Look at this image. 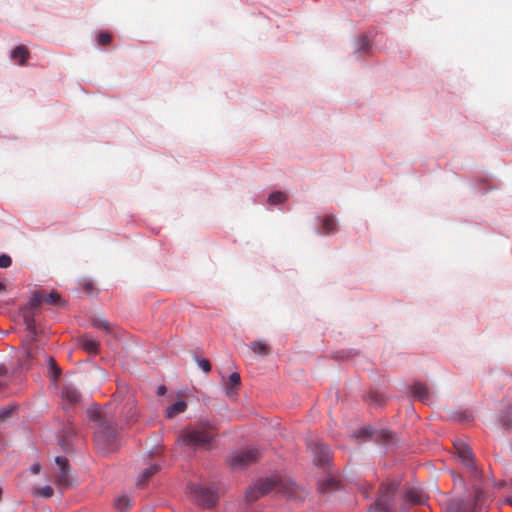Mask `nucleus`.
I'll list each match as a JSON object with an SVG mask.
<instances>
[{
  "mask_svg": "<svg viewBox=\"0 0 512 512\" xmlns=\"http://www.w3.org/2000/svg\"><path fill=\"white\" fill-rule=\"evenodd\" d=\"M94 441L99 452L107 454L118 448L117 431L111 421L101 422L95 427Z\"/></svg>",
  "mask_w": 512,
  "mask_h": 512,
  "instance_id": "nucleus-1",
  "label": "nucleus"
},
{
  "mask_svg": "<svg viewBox=\"0 0 512 512\" xmlns=\"http://www.w3.org/2000/svg\"><path fill=\"white\" fill-rule=\"evenodd\" d=\"M214 436L212 426L200 425L193 429L184 430L179 439L186 446L208 449Z\"/></svg>",
  "mask_w": 512,
  "mask_h": 512,
  "instance_id": "nucleus-2",
  "label": "nucleus"
},
{
  "mask_svg": "<svg viewBox=\"0 0 512 512\" xmlns=\"http://www.w3.org/2000/svg\"><path fill=\"white\" fill-rule=\"evenodd\" d=\"M261 457V452L256 448H246L233 453L229 459V464L233 470L243 469L255 462Z\"/></svg>",
  "mask_w": 512,
  "mask_h": 512,
  "instance_id": "nucleus-3",
  "label": "nucleus"
},
{
  "mask_svg": "<svg viewBox=\"0 0 512 512\" xmlns=\"http://www.w3.org/2000/svg\"><path fill=\"white\" fill-rule=\"evenodd\" d=\"M189 491L192 499L203 508H211L217 502V493L211 488L193 484L189 486Z\"/></svg>",
  "mask_w": 512,
  "mask_h": 512,
  "instance_id": "nucleus-4",
  "label": "nucleus"
},
{
  "mask_svg": "<svg viewBox=\"0 0 512 512\" xmlns=\"http://www.w3.org/2000/svg\"><path fill=\"white\" fill-rule=\"evenodd\" d=\"M278 487L275 479H264L258 481L254 486L246 490V500L250 503L258 500L264 494H267Z\"/></svg>",
  "mask_w": 512,
  "mask_h": 512,
  "instance_id": "nucleus-5",
  "label": "nucleus"
},
{
  "mask_svg": "<svg viewBox=\"0 0 512 512\" xmlns=\"http://www.w3.org/2000/svg\"><path fill=\"white\" fill-rule=\"evenodd\" d=\"M308 448L314 455V462L317 465H324L330 459L329 448L319 440H311L308 442Z\"/></svg>",
  "mask_w": 512,
  "mask_h": 512,
  "instance_id": "nucleus-6",
  "label": "nucleus"
},
{
  "mask_svg": "<svg viewBox=\"0 0 512 512\" xmlns=\"http://www.w3.org/2000/svg\"><path fill=\"white\" fill-rule=\"evenodd\" d=\"M55 463L58 466V470L55 474L57 484L62 487H69L71 483L69 479L70 467L68 459L63 456H57L55 458Z\"/></svg>",
  "mask_w": 512,
  "mask_h": 512,
  "instance_id": "nucleus-7",
  "label": "nucleus"
},
{
  "mask_svg": "<svg viewBox=\"0 0 512 512\" xmlns=\"http://www.w3.org/2000/svg\"><path fill=\"white\" fill-rule=\"evenodd\" d=\"M457 455L465 467L472 473H476L475 457L471 451V448L465 443L455 444Z\"/></svg>",
  "mask_w": 512,
  "mask_h": 512,
  "instance_id": "nucleus-8",
  "label": "nucleus"
},
{
  "mask_svg": "<svg viewBox=\"0 0 512 512\" xmlns=\"http://www.w3.org/2000/svg\"><path fill=\"white\" fill-rule=\"evenodd\" d=\"M396 491V487L391 484L387 487L386 493L379 496L376 503L374 512H392L393 509V494Z\"/></svg>",
  "mask_w": 512,
  "mask_h": 512,
  "instance_id": "nucleus-9",
  "label": "nucleus"
},
{
  "mask_svg": "<svg viewBox=\"0 0 512 512\" xmlns=\"http://www.w3.org/2000/svg\"><path fill=\"white\" fill-rule=\"evenodd\" d=\"M37 347L27 346L18 358L17 367L13 370V374H20L24 370H28L32 366V361L36 353Z\"/></svg>",
  "mask_w": 512,
  "mask_h": 512,
  "instance_id": "nucleus-10",
  "label": "nucleus"
},
{
  "mask_svg": "<svg viewBox=\"0 0 512 512\" xmlns=\"http://www.w3.org/2000/svg\"><path fill=\"white\" fill-rule=\"evenodd\" d=\"M408 393L415 400H419L425 404H431L433 397L428 386H406Z\"/></svg>",
  "mask_w": 512,
  "mask_h": 512,
  "instance_id": "nucleus-11",
  "label": "nucleus"
},
{
  "mask_svg": "<svg viewBox=\"0 0 512 512\" xmlns=\"http://www.w3.org/2000/svg\"><path fill=\"white\" fill-rule=\"evenodd\" d=\"M21 316L26 326V330L31 334V342H34L36 340L37 334L34 320V310H31L28 306H25L21 309Z\"/></svg>",
  "mask_w": 512,
  "mask_h": 512,
  "instance_id": "nucleus-12",
  "label": "nucleus"
},
{
  "mask_svg": "<svg viewBox=\"0 0 512 512\" xmlns=\"http://www.w3.org/2000/svg\"><path fill=\"white\" fill-rule=\"evenodd\" d=\"M405 500L413 505H422L426 501V496L421 489L411 487L405 492Z\"/></svg>",
  "mask_w": 512,
  "mask_h": 512,
  "instance_id": "nucleus-13",
  "label": "nucleus"
},
{
  "mask_svg": "<svg viewBox=\"0 0 512 512\" xmlns=\"http://www.w3.org/2000/svg\"><path fill=\"white\" fill-rule=\"evenodd\" d=\"M61 396L65 405H74L79 401V393L75 386H62Z\"/></svg>",
  "mask_w": 512,
  "mask_h": 512,
  "instance_id": "nucleus-14",
  "label": "nucleus"
},
{
  "mask_svg": "<svg viewBox=\"0 0 512 512\" xmlns=\"http://www.w3.org/2000/svg\"><path fill=\"white\" fill-rule=\"evenodd\" d=\"M475 504H471L468 501L459 500L452 501L448 507L447 512H475Z\"/></svg>",
  "mask_w": 512,
  "mask_h": 512,
  "instance_id": "nucleus-15",
  "label": "nucleus"
},
{
  "mask_svg": "<svg viewBox=\"0 0 512 512\" xmlns=\"http://www.w3.org/2000/svg\"><path fill=\"white\" fill-rule=\"evenodd\" d=\"M93 327L105 331L107 334H113L114 336H118L117 329L111 325L106 319L101 317H93L92 318Z\"/></svg>",
  "mask_w": 512,
  "mask_h": 512,
  "instance_id": "nucleus-16",
  "label": "nucleus"
},
{
  "mask_svg": "<svg viewBox=\"0 0 512 512\" xmlns=\"http://www.w3.org/2000/svg\"><path fill=\"white\" fill-rule=\"evenodd\" d=\"M249 348L254 354L260 356H267L271 353L270 345L264 340H255L250 342Z\"/></svg>",
  "mask_w": 512,
  "mask_h": 512,
  "instance_id": "nucleus-17",
  "label": "nucleus"
},
{
  "mask_svg": "<svg viewBox=\"0 0 512 512\" xmlns=\"http://www.w3.org/2000/svg\"><path fill=\"white\" fill-rule=\"evenodd\" d=\"M160 470V465L151 464L138 476L136 485L138 487H144L148 480Z\"/></svg>",
  "mask_w": 512,
  "mask_h": 512,
  "instance_id": "nucleus-18",
  "label": "nucleus"
},
{
  "mask_svg": "<svg viewBox=\"0 0 512 512\" xmlns=\"http://www.w3.org/2000/svg\"><path fill=\"white\" fill-rule=\"evenodd\" d=\"M29 56V50L24 45L17 46L11 53L12 59L17 61L19 65H24Z\"/></svg>",
  "mask_w": 512,
  "mask_h": 512,
  "instance_id": "nucleus-19",
  "label": "nucleus"
},
{
  "mask_svg": "<svg viewBox=\"0 0 512 512\" xmlns=\"http://www.w3.org/2000/svg\"><path fill=\"white\" fill-rule=\"evenodd\" d=\"M81 347L90 354H97L99 351V342L88 336H83L80 339Z\"/></svg>",
  "mask_w": 512,
  "mask_h": 512,
  "instance_id": "nucleus-20",
  "label": "nucleus"
},
{
  "mask_svg": "<svg viewBox=\"0 0 512 512\" xmlns=\"http://www.w3.org/2000/svg\"><path fill=\"white\" fill-rule=\"evenodd\" d=\"M87 415H88V418L95 423L96 427L101 422L109 421L103 416L102 410L100 409V407H98L96 405H93L87 409Z\"/></svg>",
  "mask_w": 512,
  "mask_h": 512,
  "instance_id": "nucleus-21",
  "label": "nucleus"
},
{
  "mask_svg": "<svg viewBox=\"0 0 512 512\" xmlns=\"http://www.w3.org/2000/svg\"><path fill=\"white\" fill-rule=\"evenodd\" d=\"M186 409V403L183 400H179L176 403L170 405L166 409V416L168 418H173L179 413L184 412Z\"/></svg>",
  "mask_w": 512,
  "mask_h": 512,
  "instance_id": "nucleus-22",
  "label": "nucleus"
},
{
  "mask_svg": "<svg viewBox=\"0 0 512 512\" xmlns=\"http://www.w3.org/2000/svg\"><path fill=\"white\" fill-rule=\"evenodd\" d=\"M60 375V369L53 358L48 359V377L51 382H57Z\"/></svg>",
  "mask_w": 512,
  "mask_h": 512,
  "instance_id": "nucleus-23",
  "label": "nucleus"
},
{
  "mask_svg": "<svg viewBox=\"0 0 512 512\" xmlns=\"http://www.w3.org/2000/svg\"><path fill=\"white\" fill-rule=\"evenodd\" d=\"M43 302L49 305H63L64 303L61 301V296L59 293L52 291L47 293L44 290Z\"/></svg>",
  "mask_w": 512,
  "mask_h": 512,
  "instance_id": "nucleus-24",
  "label": "nucleus"
},
{
  "mask_svg": "<svg viewBox=\"0 0 512 512\" xmlns=\"http://www.w3.org/2000/svg\"><path fill=\"white\" fill-rule=\"evenodd\" d=\"M44 290L33 292L28 307L31 310L38 308L43 303Z\"/></svg>",
  "mask_w": 512,
  "mask_h": 512,
  "instance_id": "nucleus-25",
  "label": "nucleus"
},
{
  "mask_svg": "<svg viewBox=\"0 0 512 512\" xmlns=\"http://www.w3.org/2000/svg\"><path fill=\"white\" fill-rule=\"evenodd\" d=\"M32 494L35 497L51 498L54 494V491H53L52 487L47 485V486L40 487V488H34L32 490Z\"/></svg>",
  "mask_w": 512,
  "mask_h": 512,
  "instance_id": "nucleus-26",
  "label": "nucleus"
},
{
  "mask_svg": "<svg viewBox=\"0 0 512 512\" xmlns=\"http://www.w3.org/2000/svg\"><path fill=\"white\" fill-rule=\"evenodd\" d=\"M287 200V195L284 192L276 191L269 195L268 203L270 205H277L285 202Z\"/></svg>",
  "mask_w": 512,
  "mask_h": 512,
  "instance_id": "nucleus-27",
  "label": "nucleus"
},
{
  "mask_svg": "<svg viewBox=\"0 0 512 512\" xmlns=\"http://www.w3.org/2000/svg\"><path fill=\"white\" fill-rule=\"evenodd\" d=\"M114 505L116 509L124 511L131 506V499L126 495L120 496L116 499Z\"/></svg>",
  "mask_w": 512,
  "mask_h": 512,
  "instance_id": "nucleus-28",
  "label": "nucleus"
},
{
  "mask_svg": "<svg viewBox=\"0 0 512 512\" xmlns=\"http://www.w3.org/2000/svg\"><path fill=\"white\" fill-rule=\"evenodd\" d=\"M73 434H75L74 429L70 427L69 429H65L63 435L59 438V444L65 451L69 450L68 437Z\"/></svg>",
  "mask_w": 512,
  "mask_h": 512,
  "instance_id": "nucleus-29",
  "label": "nucleus"
},
{
  "mask_svg": "<svg viewBox=\"0 0 512 512\" xmlns=\"http://www.w3.org/2000/svg\"><path fill=\"white\" fill-rule=\"evenodd\" d=\"M322 228L325 233H332L336 230V220L334 217H326L323 220Z\"/></svg>",
  "mask_w": 512,
  "mask_h": 512,
  "instance_id": "nucleus-30",
  "label": "nucleus"
},
{
  "mask_svg": "<svg viewBox=\"0 0 512 512\" xmlns=\"http://www.w3.org/2000/svg\"><path fill=\"white\" fill-rule=\"evenodd\" d=\"M337 485H338V482H337L336 479L328 478L327 480L322 481L320 483V489H321L322 492H326V491H329V490L336 489Z\"/></svg>",
  "mask_w": 512,
  "mask_h": 512,
  "instance_id": "nucleus-31",
  "label": "nucleus"
},
{
  "mask_svg": "<svg viewBox=\"0 0 512 512\" xmlns=\"http://www.w3.org/2000/svg\"><path fill=\"white\" fill-rule=\"evenodd\" d=\"M112 40V36L107 31H102L97 36V43L100 46L108 45Z\"/></svg>",
  "mask_w": 512,
  "mask_h": 512,
  "instance_id": "nucleus-32",
  "label": "nucleus"
},
{
  "mask_svg": "<svg viewBox=\"0 0 512 512\" xmlns=\"http://www.w3.org/2000/svg\"><path fill=\"white\" fill-rule=\"evenodd\" d=\"M502 426L506 430H512V413H506L500 419Z\"/></svg>",
  "mask_w": 512,
  "mask_h": 512,
  "instance_id": "nucleus-33",
  "label": "nucleus"
},
{
  "mask_svg": "<svg viewBox=\"0 0 512 512\" xmlns=\"http://www.w3.org/2000/svg\"><path fill=\"white\" fill-rule=\"evenodd\" d=\"M372 435V429L369 426L361 428L357 433L354 434L355 438H368Z\"/></svg>",
  "mask_w": 512,
  "mask_h": 512,
  "instance_id": "nucleus-34",
  "label": "nucleus"
},
{
  "mask_svg": "<svg viewBox=\"0 0 512 512\" xmlns=\"http://www.w3.org/2000/svg\"><path fill=\"white\" fill-rule=\"evenodd\" d=\"M13 412L12 407H3L0 409V423L7 420L9 417H11Z\"/></svg>",
  "mask_w": 512,
  "mask_h": 512,
  "instance_id": "nucleus-35",
  "label": "nucleus"
},
{
  "mask_svg": "<svg viewBox=\"0 0 512 512\" xmlns=\"http://www.w3.org/2000/svg\"><path fill=\"white\" fill-rule=\"evenodd\" d=\"M196 361L198 363V366L204 371V372H209L211 370V364L210 362L207 360V359H200V358H196Z\"/></svg>",
  "mask_w": 512,
  "mask_h": 512,
  "instance_id": "nucleus-36",
  "label": "nucleus"
},
{
  "mask_svg": "<svg viewBox=\"0 0 512 512\" xmlns=\"http://www.w3.org/2000/svg\"><path fill=\"white\" fill-rule=\"evenodd\" d=\"M11 257L7 254L0 255V267L8 268L11 265Z\"/></svg>",
  "mask_w": 512,
  "mask_h": 512,
  "instance_id": "nucleus-37",
  "label": "nucleus"
},
{
  "mask_svg": "<svg viewBox=\"0 0 512 512\" xmlns=\"http://www.w3.org/2000/svg\"><path fill=\"white\" fill-rule=\"evenodd\" d=\"M238 386H225V394L228 397H234L237 394Z\"/></svg>",
  "mask_w": 512,
  "mask_h": 512,
  "instance_id": "nucleus-38",
  "label": "nucleus"
},
{
  "mask_svg": "<svg viewBox=\"0 0 512 512\" xmlns=\"http://www.w3.org/2000/svg\"><path fill=\"white\" fill-rule=\"evenodd\" d=\"M229 380H230L231 384H240V382H241L240 374L238 372L231 373L229 376Z\"/></svg>",
  "mask_w": 512,
  "mask_h": 512,
  "instance_id": "nucleus-39",
  "label": "nucleus"
},
{
  "mask_svg": "<svg viewBox=\"0 0 512 512\" xmlns=\"http://www.w3.org/2000/svg\"><path fill=\"white\" fill-rule=\"evenodd\" d=\"M370 400L376 404L381 403V396L374 391L370 392Z\"/></svg>",
  "mask_w": 512,
  "mask_h": 512,
  "instance_id": "nucleus-40",
  "label": "nucleus"
},
{
  "mask_svg": "<svg viewBox=\"0 0 512 512\" xmlns=\"http://www.w3.org/2000/svg\"><path fill=\"white\" fill-rule=\"evenodd\" d=\"M41 466L39 463H35L31 466L30 470L33 474H38L40 472Z\"/></svg>",
  "mask_w": 512,
  "mask_h": 512,
  "instance_id": "nucleus-41",
  "label": "nucleus"
},
{
  "mask_svg": "<svg viewBox=\"0 0 512 512\" xmlns=\"http://www.w3.org/2000/svg\"><path fill=\"white\" fill-rule=\"evenodd\" d=\"M361 47L363 49H365V50L368 49L369 41H368L367 37H362V39H361Z\"/></svg>",
  "mask_w": 512,
  "mask_h": 512,
  "instance_id": "nucleus-42",
  "label": "nucleus"
},
{
  "mask_svg": "<svg viewBox=\"0 0 512 512\" xmlns=\"http://www.w3.org/2000/svg\"><path fill=\"white\" fill-rule=\"evenodd\" d=\"M8 374V369L5 365L0 364V376H6Z\"/></svg>",
  "mask_w": 512,
  "mask_h": 512,
  "instance_id": "nucleus-43",
  "label": "nucleus"
},
{
  "mask_svg": "<svg viewBox=\"0 0 512 512\" xmlns=\"http://www.w3.org/2000/svg\"><path fill=\"white\" fill-rule=\"evenodd\" d=\"M167 392V389H166V386H159L158 390H157V394L159 396H163L165 395Z\"/></svg>",
  "mask_w": 512,
  "mask_h": 512,
  "instance_id": "nucleus-44",
  "label": "nucleus"
},
{
  "mask_svg": "<svg viewBox=\"0 0 512 512\" xmlns=\"http://www.w3.org/2000/svg\"><path fill=\"white\" fill-rule=\"evenodd\" d=\"M5 291V285L0 282V293Z\"/></svg>",
  "mask_w": 512,
  "mask_h": 512,
  "instance_id": "nucleus-45",
  "label": "nucleus"
},
{
  "mask_svg": "<svg viewBox=\"0 0 512 512\" xmlns=\"http://www.w3.org/2000/svg\"><path fill=\"white\" fill-rule=\"evenodd\" d=\"M506 502L512 506V497H507Z\"/></svg>",
  "mask_w": 512,
  "mask_h": 512,
  "instance_id": "nucleus-46",
  "label": "nucleus"
},
{
  "mask_svg": "<svg viewBox=\"0 0 512 512\" xmlns=\"http://www.w3.org/2000/svg\"><path fill=\"white\" fill-rule=\"evenodd\" d=\"M479 497V491L475 492V498L477 499Z\"/></svg>",
  "mask_w": 512,
  "mask_h": 512,
  "instance_id": "nucleus-47",
  "label": "nucleus"
}]
</instances>
